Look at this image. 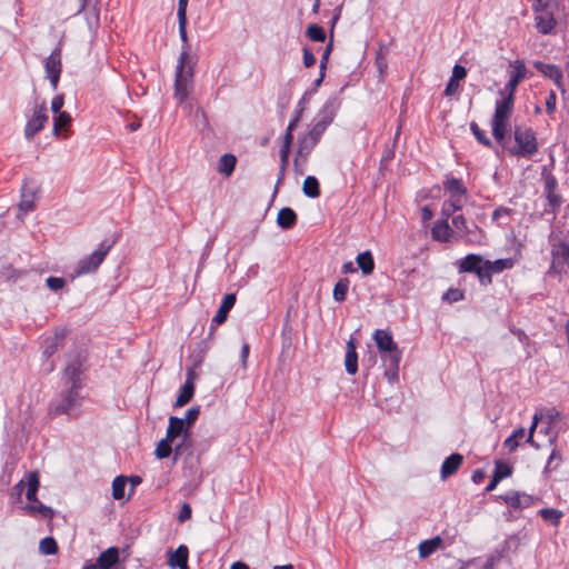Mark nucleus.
<instances>
[{
    "instance_id": "5fc2aeb1",
    "label": "nucleus",
    "mask_w": 569,
    "mask_h": 569,
    "mask_svg": "<svg viewBox=\"0 0 569 569\" xmlns=\"http://www.w3.org/2000/svg\"><path fill=\"white\" fill-rule=\"evenodd\" d=\"M325 131L326 130L323 128H321V126L312 122L310 130L306 134L309 138H312V140H315L318 143L320 141V138L325 133Z\"/></svg>"
},
{
    "instance_id": "a18cd8bd",
    "label": "nucleus",
    "mask_w": 569,
    "mask_h": 569,
    "mask_svg": "<svg viewBox=\"0 0 569 569\" xmlns=\"http://www.w3.org/2000/svg\"><path fill=\"white\" fill-rule=\"evenodd\" d=\"M511 473H512V468L509 465L501 462V461L496 462L493 476L496 478H498L500 481L503 478L511 476Z\"/></svg>"
},
{
    "instance_id": "e2e57ef3",
    "label": "nucleus",
    "mask_w": 569,
    "mask_h": 569,
    "mask_svg": "<svg viewBox=\"0 0 569 569\" xmlns=\"http://www.w3.org/2000/svg\"><path fill=\"white\" fill-rule=\"evenodd\" d=\"M387 363H388V368L385 373L388 377L389 381H393L395 379L398 378V369H399L400 362H397L396 365H392L391 362H387Z\"/></svg>"
},
{
    "instance_id": "20e7f679",
    "label": "nucleus",
    "mask_w": 569,
    "mask_h": 569,
    "mask_svg": "<svg viewBox=\"0 0 569 569\" xmlns=\"http://www.w3.org/2000/svg\"><path fill=\"white\" fill-rule=\"evenodd\" d=\"M372 339L385 362H391L392 365L400 362L402 352L395 342L391 331L377 329L372 335Z\"/></svg>"
},
{
    "instance_id": "39448f33",
    "label": "nucleus",
    "mask_w": 569,
    "mask_h": 569,
    "mask_svg": "<svg viewBox=\"0 0 569 569\" xmlns=\"http://www.w3.org/2000/svg\"><path fill=\"white\" fill-rule=\"evenodd\" d=\"M551 264L548 273L560 279L569 273V243L565 240L551 243Z\"/></svg>"
},
{
    "instance_id": "864d4df0",
    "label": "nucleus",
    "mask_w": 569,
    "mask_h": 569,
    "mask_svg": "<svg viewBox=\"0 0 569 569\" xmlns=\"http://www.w3.org/2000/svg\"><path fill=\"white\" fill-rule=\"evenodd\" d=\"M27 485V489H30L32 491H37L38 492V489H39V486H40V480H39V473L38 471H32L30 473H28L27 476V482H24Z\"/></svg>"
},
{
    "instance_id": "58836bf2",
    "label": "nucleus",
    "mask_w": 569,
    "mask_h": 569,
    "mask_svg": "<svg viewBox=\"0 0 569 569\" xmlns=\"http://www.w3.org/2000/svg\"><path fill=\"white\" fill-rule=\"evenodd\" d=\"M348 289H349V279H347V278L340 279L333 288L332 296H333L335 301H337V302L345 301L346 297H347Z\"/></svg>"
},
{
    "instance_id": "423d86ee",
    "label": "nucleus",
    "mask_w": 569,
    "mask_h": 569,
    "mask_svg": "<svg viewBox=\"0 0 569 569\" xmlns=\"http://www.w3.org/2000/svg\"><path fill=\"white\" fill-rule=\"evenodd\" d=\"M111 244H107L104 242L100 243L98 249L94 250L91 254L83 257L77 263L73 269L72 278L81 277L83 274H88L94 272L99 266L103 262L106 256L108 254Z\"/></svg>"
},
{
    "instance_id": "f704fd0d",
    "label": "nucleus",
    "mask_w": 569,
    "mask_h": 569,
    "mask_svg": "<svg viewBox=\"0 0 569 569\" xmlns=\"http://www.w3.org/2000/svg\"><path fill=\"white\" fill-rule=\"evenodd\" d=\"M24 509L31 515L37 516L40 515L46 519H51L54 516V511L52 508L44 506L39 500L33 503H28Z\"/></svg>"
},
{
    "instance_id": "7ed1b4c3",
    "label": "nucleus",
    "mask_w": 569,
    "mask_h": 569,
    "mask_svg": "<svg viewBox=\"0 0 569 569\" xmlns=\"http://www.w3.org/2000/svg\"><path fill=\"white\" fill-rule=\"evenodd\" d=\"M82 387L64 386V390L53 400L50 411L52 415H77L78 408L81 406L82 398L80 389Z\"/></svg>"
},
{
    "instance_id": "1a4fd4ad",
    "label": "nucleus",
    "mask_w": 569,
    "mask_h": 569,
    "mask_svg": "<svg viewBox=\"0 0 569 569\" xmlns=\"http://www.w3.org/2000/svg\"><path fill=\"white\" fill-rule=\"evenodd\" d=\"M515 140L517 144L515 153L519 157L531 156L538 150L536 134L530 128L517 127L515 129Z\"/></svg>"
},
{
    "instance_id": "a19ab883",
    "label": "nucleus",
    "mask_w": 569,
    "mask_h": 569,
    "mask_svg": "<svg viewBox=\"0 0 569 569\" xmlns=\"http://www.w3.org/2000/svg\"><path fill=\"white\" fill-rule=\"evenodd\" d=\"M127 486V478L118 476L112 481V497L116 500H121L124 497V489Z\"/></svg>"
},
{
    "instance_id": "4be33fe9",
    "label": "nucleus",
    "mask_w": 569,
    "mask_h": 569,
    "mask_svg": "<svg viewBox=\"0 0 569 569\" xmlns=\"http://www.w3.org/2000/svg\"><path fill=\"white\" fill-rule=\"evenodd\" d=\"M236 300L237 298L234 293L226 295L216 316L212 318V322L216 325H222L227 320L228 313L233 308Z\"/></svg>"
},
{
    "instance_id": "774afa93",
    "label": "nucleus",
    "mask_w": 569,
    "mask_h": 569,
    "mask_svg": "<svg viewBox=\"0 0 569 569\" xmlns=\"http://www.w3.org/2000/svg\"><path fill=\"white\" fill-rule=\"evenodd\" d=\"M305 166L306 163L302 162V158L299 157V156H296L295 159H293V168H295V172L297 174H303L305 173Z\"/></svg>"
},
{
    "instance_id": "13d9d810",
    "label": "nucleus",
    "mask_w": 569,
    "mask_h": 569,
    "mask_svg": "<svg viewBox=\"0 0 569 569\" xmlns=\"http://www.w3.org/2000/svg\"><path fill=\"white\" fill-rule=\"evenodd\" d=\"M467 74V70L465 67L460 64H456L452 69L451 80L459 82V80L463 79Z\"/></svg>"
},
{
    "instance_id": "2f4dec72",
    "label": "nucleus",
    "mask_w": 569,
    "mask_h": 569,
    "mask_svg": "<svg viewBox=\"0 0 569 569\" xmlns=\"http://www.w3.org/2000/svg\"><path fill=\"white\" fill-rule=\"evenodd\" d=\"M71 121V116L68 112H60L58 116L53 118L52 134L54 137H60L61 131L68 130L70 128Z\"/></svg>"
},
{
    "instance_id": "0e129e2a",
    "label": "nucleus",
    "mask_w": 569,
    "mask_h": 569,
    "mask_svg": "<svg viewBox=\"0 0 569 569\" xmlns=\"http://www.w3.org/2000/svg\"><path fill=\"white\" fill-rule=\"evenodd\" d=\"M316 63L315 54L308 49L303 48V64L306 68H310Z\"/></svg>"
},
{
    "instance_id": "603ef678",
    "label": "nucleus",
    "mask_w": 569,
    "mask_h": 569,
    "mask_svg": "<svg viewBox=\"0 0 569 569\" xmlns=\"http://www.w3.org/2000/svg\"><path fill=\"white\" fill-rule=\"evenodd\" d=\"M446 202H448V208L452 207L453 209H456V211H459L462 209L466 202V194L450 196V198Z\"/></svg>"
},
{
    "instance_id": "c9c22d12",
    "label": "nucleus",
    "mask_w": 569,
    "mask_h": 569,
    "mask_svg": "<svg viewBox=\"0 0 569 569\" xmlns=\"http://www.w3.org/2000/svg\"><path fill=\"white\" fill-rule=\"evenodd\" d=\"M302 191L305 196L309 198H318L320 196V186L318 179L313 176H308L303 181Z\"/></svg>"
},
{
    "instance_id": "dca6fc26",
    "label": "nucleus",
    "mask_w": 569,
    "mask_h": 569,
    "mask_svg": "<svg viewBox=\"0 0 569 569\" xmlns=\"http://www.w3.org/2000/svg\"><path fill=\"white\" fill-rule=\"evenodd\" d=\"M500 499L503 500V502L508 507L515 510H522L525 508H529L536 501V499L532 496L519 491H512L510 493L500 496Z\"/></svg>"
},
{
    "instance_id": "aec40b11",
    "label": "nucleus",
    "mask_w": 569,
    "mask_h": 569,
    "mask_svg": "<svg viewBox=\"0 0 569 569\" xmlns=\"http://www.w3.org/2000/svg\"><path fill=\"white\" fill-rule=\"evenodd\" d=\"M189 550L184 545L179 546L174 551L169 552L168 566L171 569H188Z\"/></svg>"
},
{
    "instance_id": "cd10ccee",
    "label": "nucleus",
    "mask_w": 569,
    "mask_h": 569,
    "mask_svg": "<svg viewBox=\"0 0 569 569\" xmlns=\"http://www.w3.org/2000/svg\"><path fill=\"white\" fill-rule=\"evenodd\" d=\"M443 541L442 539L437 536L429 540H423L420 542L418 547L419 557L425 559L432 555L437 549H439L442 546Z\"/></svg>"
},
{
    "instance_id": "6e6d98bb",
    "label": "nucleus",
    "mask_w": 569,
    "mask_h": 569,
    "mask_svg": "<svg viewBox=\"0 0 569 569\" xmlns=\"http://www.w3.org/2000/svg\"><path fill=\"white\" fill-rule=\"evenodd\" d=\"M178 24H179V36H180V39L181 41L187 44L188 43V36H187V18H183V19H178ZM187 49L188 50V46H184L182 48L183 49Z\"/></svg>"
},
{
    "instance_id": "9b49d317",
    "label": "nucleus",
    "mask_w": 569,
    "mask_h": 569,
    "mask_svg": "<svg viewBox=\"0 0 569 569\" xmlns=\"http://www.w3.org/2000/svg\"><path fill=\"white\" fill-rule=\"evenodd\" d=\"M48 121L47 104L46 102L36 103L32 109V114L27 121L24 127V137L31 140L38 132H40Z\"/></svg>"
},
{
    "instance_id": "473e14b6",
    "label": "nucleus",
    "mask_w": 569,
    "mask_h": 569,
    "mask_svg": "<svg viewBox=\"0 0 569 569\" xmlns=\"http://www.w3.org/2000/svg\"><path fill=\"white\" fill-rule=\"evenodd\" d=\"M317 144L318 143L312 140V138H309L307 134H305L299 141L296 156L301 157L302 162L307 163L309 154L312 152Z\"/></svg>"
},
{
    "instance_id": "4468645a",
    "label": "nucleus",
    "mask_w": 569,
    "mask_h": 569,
    "mask_svg": "<svg viewBox=\"0 0 569 569\" xmlns=\"http://www.w3.org/2000/svg\"><path fill=\"white\" fill-rule=\"evenodd\" d=\"M340 103L337 98H330L326 101L321 110L313 119V123L321 126L325 130L332 123Z\"/></svg>"
},
{
    "instance_id": "f3484780",
    "label": "nucleus",
    "mask_w": 569,
    "mask_h": 569,
    "mask_svg": "<svg viewBox=\"0 0 569 569\" xmlns=\"http://www.w3.org/2000/svg\"><path fill=\"white\" fill-rule=\"evenodd\" d=\"M80 8L78 13L86 11L87 23L90 29L97 28L99 26V8L98 0H79Z\"/></svg>"
},
{
    "instance_id": "3c124183",
    "label": "nucleus",
    "mask_w": 569,
    "mask_h": 569,
    "mask_svg": "<svg viewBox=\"0 0 569 569\" xmlns=\"http://www.w3.org/2000/svg\"><path fill=\"white\" fill-rule=\"evenodd\" d=\"M47 287L52 291H58L66 286V280L60 277H49L46 280Z\"/></svg>"
},
{
    "instance_id": "72a5a7b5",
    "label": "nucleus",
    "mask_w": 569,
    "mask_h": 569,
    "mask_svg": "<svg viewBox=\"0 0 569 569\" xmlns=\"http://www.w3.org/2000/svg\"><path fill=\"white\" fill-rule=\"evenodd\" d=\"M194 393V385L190 379H187L182 388L180 389V392L176 399V407H182L187 405L193 397Z\"/></svg>"
},
{
    "instance_id": "c756f323",
    "label": "nucleus",
    "mask_w": 569,
    "mask_h": 569,
    "mask_svg": "<svg viewBox=\"0 0 569 569\" xmlns=\"http://www.w3.org/2000/svg\"><path fill=\"white\" fill-rule=\"evenodd\" d=\"M297 221V214L291 208H282L278 212L277 223L283 229H290Z\"/></svg>"
},
{
    "instance_id": "c03bdc74",
    "label": "nucleus",
    "mask_w": 569,
    "mask_h": 569,
    "mask_svg": "<svg viewBox=\"0 0 569 569\" xmlns=\"http://www.w3.org/2000/svg\"><path fill=\"white\" fill-rule=\"evenodd\" d=\"M306 34L311 41L323 42L326 40L325 30L318 24H310L306 30Z\"/></svg>"
},
{
    "instance_id": "f8f14e48",
    "label": "nucleus",
    "mask_w": 569,
    "mask_h": 569,
    "mask_svg": "<svg viewBox=\"0 0 569 569\" xmlns=\"http://www.w3.org/2000/svg\"><path fill=\"white\" fill-rule=\"evenodd\" d=\"M47 78L50 80L52 90H57L62 71L61 49L56 48L44 61Z\"/></svg>"
},
{
    "instance_id": "5701e85b",
    "label": "nucleus",
    "mask_w": 569,
    "mask_h": 569,
    "mask_svg": "<svg viewBox=\"0 0 569 569\" xmlns=\"http://www.w3.org/2000/svg\"><path fill=\"white\" fill-rule=\"evenodd\" d=\"M345 368L349 375H356L358 371V355L353 339H349L346 345Z\"/></svg>"
},
{
    "instance_id": "6ab92c4d",
    "label": "nucleus",
    "mask_w": 569,
    "mask_h": 569,
    "mask_svg": "<svg viewBox=\"0 0 569 569\" xmlns=\"http://www.w3.org/2000/svg\"><path fill=\"white\" fill-rule=\"evenodd\" d=\"M431 234L435 240L441 242H449L455 239V230L447 219L436 222L431 229Z\"/></svg>"
},
{
    "instance_id": "338daca9",
    "label": "nucleus",
    "mask_w": 569,
    "mask_h": 569,
    "mask_svg": "<svg viewBox=\"0 0 569 569\" xmlns=\"http://www.w3.org/2000/svg\"><path fill=\"white\" fill-rule=\"evenodd\" d=\"M503 446L508 449L509 452H513L519 447V441L510 436L505 440Z\"/></svg>"
},
{
    "instance_id": "bf43d9fd",
    "label": "nucleus",
    "mask_w": 569,
    "mask_h": 569,
    "mask_svg": "<svg viewBox=\"0 0 569 569\" xmlns=\"http://www.w3.org/2000/svg\"><path fill=\"white\" fill-rule=\"evenodd\" d=\"M191 507L189 503H183L178 515L179 522H184L191 518Z\"/></svg>"
},
{
    "instance_id": "680f3d73",
    "label": "nucleus",
    "mask_w": 569,
    "mask_h": 569,
    "mask_svg": "<svg viewBox=\"0 0 569 569\" xmlns=\"http://www.w3.org/2000/svg\"><path fill=\"white\" fill-rule=\"evenodd\" d=\"M64 104V100H63V96L62 94H59V96H56L52 101H51V111L53 113H60L62 112L61 109Z\"/></svg>"
},
{
    "instance_id": "69168bd1",
    "label": "nucleus",
    "mask_w": 569,
    "mask_h": 569,
    "mask_svg": "<svg viewBox=\"0 0 569 569\" xmlns=\"http://www.w3.org/2000/svg\"><path fill=\"white\" fill-rule=\"evenodd\" d=\"M332 50V42H329L322 53V57H321V60H320V69L321 70H326L327 68V63H328V59H329V54Z\"/></svg>"
},
{
    "instance_id": "a211bd4d",
    "label": "nucleus",
    "mask_w": 569,
    "mask_h": 569,
    "mask_svg": "<svg viewBox=\"0 0 569 569\" xmlns=\"http://www.w3.org/2000/svg\"><path fill=\"white\" fill-rule=\"evenodd\" d=\"M64 338V330L56 331L53 336L48 337L43 341L42 357L46 359H50L63 346Z\"/></svg>"
},
{
    "instance_id": "ea45409f",
    "label": "nucleus",
    "mask_w": 569,
    "mask_h": 569,
    "mask_svg": "<svg viewBox=\"0 0 569 569\" xmlns=\"http://www.w3.org/2000/svg\"><path fill=\"white\" fill-rule=\"evenodd\" d=\"M539 515L545 521L553 526H558L562 517V512L553 508H543L539 511Z\"/></svg>"
},
{
    "instance_id": "052dcab7",
    "label": "nucleus",
    "mask_w": 569,
    "mask_h": 569,
    "mask_svg": "<svg viewBox=\"0 0 569 569\" xmlns=\"http://www.w3.org/2000/svg\"><path fill=\"white\" fill-rule=\"evenodd\" d=\"M556 101H557L556 93H555V91L551 90L546 99V110L549 114L555 112Z\"/></svg>"
},
{
    "instance_id": "79ce46f5",
    "label": "nucleus",
    "mask_w": 569,
    "mask_h": 569,
    "mask_svg": "<svg viewBox=\"0 0 569 569\" xmlns=\"http://www.w3.org/2000/svg\"><path fill=\"white\" fill-rule=\"evenodd\" d=\"M172 441H173L172 439H168L166 437L164 439H161L158 442L156 451H154L157 458L164 459L171 455V452H172L171 442Z\"/></svg>"
},
{
    "instance_id": "4d7b16f0",
    "label": "nucleus",
    "mask_w": 569,
    "mask_h": 569,
    "mask_svg": "<svg viewBox=\"0 0 569 569\" xmlns=\"http://www.w3.org/2000/svg\"><path fill=\"white\" fill-rule=\"evenodd\" d=\"M462 298H463V293L459 289H450L443 296V299H446L450 302L460 301Z\"/></svg>"
},
{
    "instance_id": "7c9ffc66",
    "label": "nucleus",
    "mask_w": 569,
    "mask_h": 569,
    "mask_svg": "<svg viewBox=\"0 0 569 569\" xmlns=\"http://www.w3.org/2000/svg\"><path fill=\"white\" fill-rule=\"evenodd\" d=\"M356 262L365 276L371 274L375 270V261L370 251L359 253Z\"/></svg>"
},
{
    "instance_id": "bb28decb",
    "label": "nucleus",
    "mask_w": 569,
    "mask_h": 569,
    "mask_svg": "<svg viewBox=\"0 0 569 569\" xmlns=\"http://www.w3.org/2000/svg\"><path fill=\"white\" fill-rule=\"evenodd\" d=\"M486 272L492 280L493 273H500L503 270L511 269L513 267V260L511 258L497 259L495 261L486 260Z\"/></svg>"
},
{
    "instance_id": "e433bc0d",
    "label": "nucleus",
    "mask_w": 569,
    "mask_h": 569,
    "mask_svg": "<svg viewBox=\"0 0 569 569\" xmlns=\"http://www.w3.org/2000/svg\"><path fill=\"white\" fill-rule=\"evenodd\" d=\"M237 159L233 154L226 153L218 161V170L221 173L230 176L234 170Z\"/></svg>"
},
{
    "instance_id": "c85d7f7f",
    "label": "nucleus",
    "mask_w": 569,
    "mask_h": 569,
    "mask_svg": "<svg viewBox=\"0 0 569 569\" xmlns=\"http://www.w3.org/2000/svg\"><path fill=\"white\" fill-rule=\"evenodd\" d=\"M184 110H188L189 113L193 117L194 124L198 128L206 129L209 126L208 118L203 109L199 106L193 107L191 103H187L183 106Z\"/></svg>"
},
{
    "instance_id": "393cba45",
    "label": "nucleus",
    "mask_w": 569,
    "mask_h": 569,
    "mask_svg": "<svg viewBox=\"0 0 569 569\" xmlns=\"http://www.w3.org/2000/svg\"><path fill=\"white\" fill-rule=\"evenodd\" d=\"M182 433H183L184 438L188 435V428L184 425V420L182 418H178V417L171 416L169 418V426L167 428L166 437L168 439L174 440L176 438H178Z\"/></svg>"
},
{
    "instance_id": "4c0bfd02",
    "label": "nucleus",
    "mask_w": 569,
    "mask_h": 569,
    "mask_svg": "<svg viewBox=\"0 0 569 569\" xmlns=\"http://www.w3.org/2000/svg\"><path fill=\"white\" fill-rule=\"evenodd\" d=\"M443 189L446 192L450 193V196L467 194V189L463 187L461 180L457 178H448L443 182Z\"/></svg>"
},
{
    "instance_id": "a878e982",
    "label": "nucleus",
    "mask_w": 569,
    "mask_h": 569,
    "mask_svg": "<svg viewBox=\"0 0 569 569\" xmlns=\"http://www.w3.org/2000/svg\"><path fill=\"white\" fill-rule=\"evenodd\" d=\"M119 561V550L117 547H110L103 552L100 553V556L97 559V565L101 569H110L112 566H114Z\"/></svg>"
},
{
    "instance_id": "b1692460",
    "label": "nucleus",
    "mask_w": 569,
    "mask_h": 569,
    "mask_svg": "<svg viewBox=\"0 0 569 569\" xmlns=\"http://www.w3.org/2000/svg\"><path fill=\"white\" fill-rule=\"evenodd\" d=\"M463 462V457L460 453H452L442 462L441 466V478L447 479L457 472Z\"/></svg>"
},
{
    "instance_id": "09e8293b",
    "label": "nucleus",
    "mask_w": 569,
    "mask_h": 569,
    "mask_svg": "<svg viewBox=\"0 0 569 569\" xmlns=\"http://www.w3.org/2000/svg\"><path fill=\"white\" fill-rule=\"evenodd\" d=\"M451 223H452V228H453L455 232L457 231V232L469 233V230H468V227L466 223V219L462 214L453 216Z\"/></svg>"
},
{
    "instance_id": "49530a36",
    "label": "nucleus",
    "mask_w": 569,
    "mask_h": 569,
    "mask_svg": "<svg viewBox=\"0 0 569 569\" xmlns=\"http://www.w3.org/2000/svg\"><path fill=\"white\" fill-rule=\"evenodd\" d=\"M289 154H290V148H287V147L280 148V170H279L278 183L284 177V172H286L288 161H289Z\"/></svg>"
},
{
    "instance_id": "8fccbe9b",
    "label": "nucleus",
    "mask_w": 569,
    "mask_h": 569,
    "mask_svg": "<svg viewBox=\"0 0 569 569\" xmlns=\"http://www.w3.org/2000/svg\"><path fill=\"white\" fill-rule=\"evenodd\" d=\"M199 413H200L199 407H191L186 411L183 420H184V425L187 426V428L191 427L196 422V420L199 417Z\"/></svg>"
},
{
    "instance_id": "de8ad7c7",
    "label": "nucleus",
    "mask_w": 569,
    "mask_h": 569,
    "mask_svg": "<svg viewBox=\"0 0 569 569\" xmlns=\"http://www.w3.org/2000/svg\"><path fill=\"white\" fill-rule=\"evenodd\" d=\"M470 129L476 137V139L483 146L490 147L491 141L490 139L485 134V132L479 128V126L476 122H471Z\"/></svg>"
},
{
    "instance_id": "6e6552de",
    "label": "nucleus",
    "mask_w": 569,
    "mask_h": 569,
    "mask_svg": "<svg viewBox=\"0 0 569 569\" xmlns=\"http://www.w3.org/2000/svg\"><path fill=\"white\" fill-rule=\"evenodd\" d=\"M485 263L486 259L482 256L470 253L459 261L458 270L459 272L475 273L482 286H488L491 283V279L486 272Z\"/></svg>"
},
{
    "instance_id": "f257e3e1",
    "label": "nucleus",
    "mask_w": 569,
    "mask_h": 569,
    "mask_svg": "<svg viewBox=\"0 0 569 569\" xmlns=\"http://www.w3.org/2000/svg\"><path fill=\"white\" fill-rule=\"evenodd\" d=\"M189 58L188 50L184 48L178 59L174 77V98L179 104H187V100L193 91V68H187Z\"/></svg>"
},
{
    "instance_id": "37998d69",
    "label": "nucleus",
    "mask_w": 569,
    "mask_h": 569,
    "mask_svg": "<svg viewBox=\"0 0 569 569\" xmlns=\"http://www.w3.org/2000/svg\"><path fill=\"white\" fill-rule=\"evenodd\" d=\"M39 550L42 555H56L58 552L57 541L52 537L43 538L39 543Z\"/></svg>"
},
{
    "instance_id": "0eeeda50",
    "label": "nucleus",
    "mask_w": 569,
    "mask_h": 569,
    "mask_svg": "<svg viewBox=\"0 0 569 569\" xmlns=\"http://www.w3.org/2000/svg\"><path fill=\"white\" fill-rule=\"evenodd\" d=\"M84 360L86 357L81 352L68 356L62 375L64 386L82 387L81 375L84 371Z\"/></svg>"
},
{
    "instance_id": "f03ea898",
    "label": "nucleus",
    "mask_w": 569,
    "mask_h": 569,
    "mask_svg": "<svg viewBox=\"0 0 569 569\" xmlns=\"http://www.w3.org/2000/svg\"><path fill=\"white\" fill-rule=\"evenodd\" d=\"M501 96L502 99L496 102L495 113L491 120L492 134L499 143L503 142L507 124L512 114L515 102V98L506 94Z\"/></svg>"
},
{
    "instance_id": "412c9836",
    "label": "nucleus",
    "mask_w": 569,
    "mask_h": 569,
    "mask_svg": "<svg viewBox=\"0 0 569 569\" xmlns=\"http://www.w3.org/2000/svg\"><path fill=\"white\" fill-rule=\"evenodd\" d=\"M533 67L540 71L545 77L551 79L559 89H562V72L559 67L553 64H547L541 61H535Z\"/></svg>"
},
{
    "instance_id": "9d476101",
    "label": "nucleus",
    "mask_w": 569,
    "mask_h": 569,
    "mask_svg": "<svg viewBox=\"0 0 569 569\" xmlns=\"http://www.w3.org/2000/svg\"><path fill=\"white\" fill-rule=\"evenodd\" d=\"M549 0H536L533 11L536 13V28L542 34H548L556 27V19L548 10Z\"/></svg>"
},
{
    "instance_id": "ddd939ff",
    "label": "nucleus",
    "mask_w": 569,
    "mask_h": 569,
    "mask_svg": "<svg viewBox=\"0 0 569 569\" xmlns=\"http://www.w3.org/2000/svg\"><path fill=\"white\" fill-rule=\"evenodd\" d=\"M512 71L510 73V79L505 86L503 90L500 91V94H506L515 98V92L521 80L526 78L527 68L522 60H515L511 62Z\"/></svg>"
},
{
    "instance_id": "2eb2a0df",
    "label": "nucleus",
    "mask_w": 569,
    "mask_h": 569,
    "mask_svg": "<svg viewBox=\"0 0 569 569\" xmlns=\"http://www.w3.org/2000/svg\"><path fill=\"white\" fill-rule=\"evenodd\" d=\"M37 199V189L34 186L24 183L21 189V201L18 207V218L20 220L23 219V217L34 210V202Z\"/></svg>"
}]
</instances>
